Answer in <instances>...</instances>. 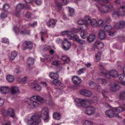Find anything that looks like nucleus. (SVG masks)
Wrapping results in <instances>:
<instances>
[{
    "label": "nucleus",
    "mask_w": 125,
    "mask_h": 125,
    "mask_svg": "<svg viewBox=\"0 0 125 125\" xmlns=\"http://www.w3.org/2000/svg\"><path fill=\"white\" fill-rule=\"evenodd\" d=\"M43 98L41 97L38 95H34L31 98V100L29 104V107L31 108L36 107L39 106L38 101H43Z\"/></svg>",
    "instance_id": "nucleus-1"
},
{
    "label": "nucleus",
    "mask_w": 125,
    "mask_h": 125,
    "mask_svg": "<svg viewBox=\"0 0 125 125\" xmlns=\"http://www.w3.org/2000/svg\"><path fill=\"white\" fill-rule=\"evenodd\" d=\"M25 27L24 25L20 26L18 28L14 27V30L17 34L19 33L22 35L29 34L30 31L26 30Z\"/></svg>",
    "instance_id": "nucleus-2"
},
{
    "label": "nucleus",
    "mask_w": 125,
    "mask_h": 125,
    "mask_svg": "<svg viewBox=\"0 0 125 125\" xmlns=\"http://www.w3.org/2000/svg\"><path fill=\"white\" fill-rule=\"evenodd\" d=\"M39 116L42 117L44 121H47L49 119L48 109L44 107L38 114Z\"/></svg>",
    "instance_id": "nucleus-3"
},
{
    "label": "nucleus",
    "mask_w": 125,
    "mask_h": 125,
    "mask_svg": "<svg viewBox=\"0 0 125 125\" xmlns=\"http://www.w3.org/2000/svg\"><path fill=\"white\" fill-rule=\"evenodd\" d=\"M118 11H115L112 16L114 18H117L120 16H123L125 14V6L121 7L118 9Z\"/></svg>",
    "instance_id": "nucleus-4"
},
{
    "label": "nucleus",
    "mask_w": 125,
    "mask_h": 125,
    "mask_svg": "<svg viewBox=\"0 0 125 125\" xmlns=\"http://www.w3.org/2000/svg\"><path fill=\"white\" fill-rule=\"evenodd\" d=\"M41 122L39 117L36 115H34L28 121V123L29 125H38Z\"/></svg>",
    "instance_id": "nucleus-5"
},
{
    "label": "nucleus",
    "mask_w": 125,
    "mask_h": 125,
    "mask_svg": "<svg viewBox=\"0 0 125 125\" xmlns=\"http://www.w3.org/2000/svg\"><path fill=\"white\" fill-rule=\"evenodd\" d=\"M75 101L77 104L79 103L82 107H86L90 102L88 100H85L79 98H76Z\"/></svg>",
    "instance_id": "nucleus-6"
},
{
    "label": "nucleus",
    "mask_w": 125,
    "mask_h": 125,
    "mask_svg": "<svg viewBox=\"0 0 125 125\" xmlns=\"http://www.w3.org/2000/svg\"><path fill=\"white\" fill-rule=\"evenodd\" d=\"M29 85L31 88L37 91H40L41 89V87L37 84V81L31 80Z\"/></svg>",
    "instance_id": "nucleus-7"
},
{
    "label": "nucleus",
    "mask_w": 125,
    "mask_h": 125,
    "mask_svg": "<svg viewBox=\"0 0 125 125\" xmlns=\"http://www.w3.org/2000/svg\"><path fill=\"white\" fill-rule=\"evenodd\" d=\"M109 89L112 91L118 90L120 89V87L117 83L113 82L109 84Z\"/></svg>",
    "instance_id": "nucleus-8"
},
{
    "label": "nucleus",
    "mask_w": 125,
    "mask_h": 125,
    "mask_svg": "<svg viewBox=\"0 0 125 125\" xmlns=\"http://www.w3.org/2000/svg\"><path fill=\"white\" fill-rule=\"evenodd\" d=\"M96 6L101 12L104 13L108 12L107 6L101 4L100 2L96 4Z\"/></svg>",
    "instance_id": "nucleus-9"
},
{
    "label": "nucleus",
    "mask_w": 125,
    "mask_h": 125,
    "mask_svg": "<svg viewBox=\"0 0 125 125\" xmlns=\"http://www.w3.org/2000/svg\"><path fill=\"white\" fill-rule=\"evenodd\" d=\"M33 43L31 41H25L23 43L22 49L25 50L27 49H31L32 48Z\"/></svg>",
    "instance_id": "nucleus-10"
},
{
    "label": "nucleus",
    "mask_w": 125,
    "mask_h": 125,
    "mask_svg": "<svg viewBox=\"0 0 125 125\" xmlns=\"http://www.w3.org/2000/svg\"><path fill=\"white\" fill-rule=\"evenodd\" d=\"M64 40L62 43V48L64 50L67 51L70 48L71 44L68 41V39L65 38Z\"/></svg>",
    "instance_id": "nucleus-11"
},
{
    "label": "nucleus",
    "mask_w": 125,
    "mask_h": 125,
    "mask_svg": "<svg viewBox=\"0 0 125 125\" xmlns=\"http://www.w3.org/2000/svg\"><path fill=\"white\" fill-rule=\"evenodd\" d=\"M105 114L108 117H112L115 116L120 117L119 115H116L113 108L111 110L106 111L105 112Z\"/></svg>",
    "instance_id": "nucleus-12"
},
{
    "label": "nucleus",
    "mask_w": 125,
    "mask_h": 125,
    "mask_svg": "<svg viewBox=\"0 0 125 125\" xmlns=\"http://www.w3.org/2000/svg\"><path fill=\"white\" fill-rule=\"evenodd\" d=\"M24 7V5L23 4L21 3H19L17 6L16 8V12L15 14L17 17H19L20 15V12L21 10Z\"/></svg>",
    "instance_id": "nucleus-13"
},
{
    "label": "nucleus",
    "mask_w": 125,
    "mask_h": 125,
    "mask_svg": "<svg viewBox=\"0 0 125 125\" xmlns=\"http://www.w3.org/2000/svg\"><path fill=\"white\" fill-rule=\"evenodd\" d=\"M56 22L55 20L53 19H50L46 23L47 26L51 28H53L56 25Z\"/></svg>",
    "instance_id": "nucleus-14"
},
{
    "label": "nucleus",
    "mask_w": 125,
    "mask_h": 125,
    "mask_svg": "<svg viewBox=\"0 0 125 125\" xmlns=\"http://www.w3.org/2000/svg\"><path fill=\"white\" fill-rule=\"evenodd\" d=\"M125 25V22L124 21H121L116 23L114 26V27L117 29H122L124 27Z\"/></svg>",
    "instance_id": "nucleus-15"
},
{
    "label": "nucleus",
    "mask_w": 125,
    "mask_h": 125,
    "mask_svg": "<svg viewBox=\"0 0 125 125\" xmlns=\"http://www.w3.org/2000/svg\"><path fill=\"white\" fill-rule=\"evenodd\" d=\"M95 110V109L94 107L90 106L87 108L85 112L88 115H92L94 114Z\"/></svg>",
    "instance_id": "nucleus-16"
},
{
    "label": "nucleus",
    "mask_w": 125,
    "mask_h": 125,
    "mask_svg": "<svg viewBox=\"0 0 125 125\" xmlns=\"http://www.w3.org/2000/svg\"><path fill=\"white\" fill-rule=\"evenodd\" d=\"M73 83L74 84H79L82 81L81 79L79 77L76 76H73L72 78Z\"/></svg>",
    "instance_id": "nucleus-17"
},
{
    "label": "nucleus",
    "mask_w": 125,
    "mask_h": 125,
    "mask_svg": "<svg viewBox=\"0 0 125 125\" xmlns=\"http://www.w3.org/2000/svg\"><path fill=\"white\" fill-rule=\"evenodd\" d=\"M110 76H112L114 78H117L118 76V73L117 71L114 70H113L108 72Z\"/></svg>",
    "instance_id": "nucleus-18"
},
{
    "label": "nucleus",
    "mask_w": 125,
    "mask_h": 125,
    "mask_svg": "<svg viewBox=\"0 0 125 125\" xmlns=\"http://www.w3.org/2000/svg\"><path fill=\"white\" fill-rule=\"evenodd\" d=\"M8 115L13 119L17 118L14 111L10 108H8Z\"/></svg>",
    "instance_id": "nucleus-19"
},
{
    "label": "nucleus",
    "mask_w": 125,
    "mask_h": 125,
    "mask_svg": "<svg viewBox=\"0 0 125 125\" xmlns=\"http://www.w3.org/2000/svg\"><path fill=\"white\" fill-rule=\"evenodd\" d=\"M11 93L12 94H15L16 93H19L20 91L18 87L16 86H13L11 87L10 89Z\"/></svg>",
    "instance_id": "nucleus-20"
},
{
    "label": "nucleus",
    "mask_w": 125,
    "mask_h": 125,
    "mask_svg": "<svg viewBox=\"0 0 125 125\" xmlns=\"http://www.w3.org/2000/svg\"><path fill=\"white\" fill-rule=\"evenodd\" d=\"M98 36L100 39H103L106 37V35L105 31L103 30H101L99 33Z\"/></svg>",
    "instance_id": "nucleus-21"
},
{
    "label": "nucleus",
    "mask_w": 125,
    "mask_h": 125,
    "mask_svg": "<svg viewBox=\"0 0 125 125\" xmlns=\"http://www.w3.org/2000/svg\"><path fill=\"white\" fill-rule=\"evenodd\" d=\"M95 46L98 49H101L104 47V44L101 42L97 41L95 42Z\"/></svg>",
    "instance_id": "nucleus-22"
},
{
    "label": "nucleus",
    "mask_w": 125,
    "mask_h": 125,
    "mask_svg": "<svg viewBox=\"0 0 125 125\" xmlns=\"http://www.w3.org/2000/svg\"><path fill=\"white\" fill-rule=\"evenodd\" d=\"M97 81L99 83H101L103 85H105L108 83V81L103 78H99Z\"/></svg>",
    "instance_id": "nucleus-23"
},
{
    "label": "nucleus",
    "mask_w": 125,
    "mask_h": 125,
    "mask_svg": "<svg viewBox=\"0 0 125 125\" xmlns=\"http://www.w3.org/2000/svg\"><path fill=\"white\" fill-rule=\"evenodd\" d=\"M0 91L3 94H6L8 93V87L2 86L0 87Z\"/></svg>",
    "instance_id": "nucleus-24"
},
{
    "label": "nucleus",
    "mask_w": 125,
    "mask_h": 125,
    "mask_svg": "<svg viewBox=\"0 0 125 125\" xmlns=\"http://www.w3.org/2000/svg\"><path fill=\"white\" fill-rule=\"evenodd\" d=\"M80 92L81 94L87 97L90 96L92 94L90 92L86 90L81 91Z\"/></svg>",
    "instance_id": "nucleus-25"
},
{
    "label": "nucleus",
    "mask_w": 125,
    "mask_h": 125,
    "mask_svg": "<svg viewBox=\"0 0 125 125\" xmlns=\"http://www.w3.org/2000/svg\"><path fill=\"white\" fill-rule=\"evenodd\" d=\"M49 76L51 78L55 80H57L59 77V75L57 73H55L52 72H51L50 73Z\"/></svg>",
    "instance_id": "nucleus-26"
},
{
    "label": "nucleus",
    "mask_w": 125,
    "mask_h": 125,
    "mask_svg": "<svg viewBox=\"0 0 125 125\" xmlns=\"http://www.w3.org/2000/svg\"><path fill=\"white\" fill-rule=\"evenodd\" d=\"M115 112L117 113H119L123 111L124 110V108L121 107H119L117 108H113Z\"/></svg>",
    "instance_id": "nucleus-27"
},
{
    "label": "nucleus",
    "mask_w": 125,
    "mask_h": 125,
    "mask_svg": "<svg viewBox=\"0 0 125 125\" xmlns=\"http://www.w3.org/2000/svg\"><path fill=\"white\" fill-rule=\"evenodd\" d=\"M68 38L72 40L73 41L78 42L79 39V37L78 35H75L73 36L71 35H69L68 36Z\"/></svg>",
    "instance_id": "nucleus-28"
},
{
    "label": "nucleus",
    "mask_w": 125,
    "mask_h": 125,
    "mask_svg": "<svg viewBox=\"0 0 125 125\" xmlns=\"http://www.w3.org/2000/svg\"><path fill=\"white\" fill-rule=\"evenodd\" d=\"M90 24L93 27L95 28L97 27V21L95 19H93L91 20Z\"/></svg>",
    "instance_id": "nucleus-29"
},
{
    "label": "nucleus",
    "mask_w": 125,
    "mask_h": 125,
    "mask_svg": "<svg viewBox=\"0 0 125 125\" xmlns=\"http://www.w3.org/2000/svg\"><path fill=\"white\" fill-rule=\"evenodd\" d=\"M34 62V60L32 58H29L27 60V64L29 67L32 65Z\"/></svg>",
    "instance_id": "nucleus-30"
},
{
    "label": "nucleus",
    "mask_w": 125,
    "mask_h": 125,
    "mask_svg": "<svg viewBox=\"0 0 125 125\" xmlns=\"http://www.w3.org/2000/svg\"><path fill=\"white\" fill-rule=\"evenodd\" d=\"M18 54L17 52L15 51H12L11 53L10 59L11 60H13L16 56Z\"/></svg>",
    "instance_id": "nucleus-31"
},
{
    "label": "nucleus",
    "mask_w": 125,
    "mask_h": 125,
    "mask_svg": "<svg viewBox=\"0 0 125 125\" xmlns=\"http://www.w3.org/2000/svg\"><path fill=\"white\" fill-rule=\"evenodd\" d=\"M119 80L121 81H123V84L125 85V74H121L119 76Z\"/></svg>",
    "instance_id": "nucleus-32"
},
{
    "label": "nucleus",
    "mask_w": 125,
    "mask_h": 125,
    "mask_svg": "<svg viewBox=\"0 0 125 125\" xmlns=\"http://www.w3.org/2000/svg\"><path fill=\"white\" fill-rule=\"evenodd\" d=\"M101 53L100 51H99L95 55L96 58L97 62L99 61L101 59Z\"/></svg>",
    "instance_id": "nucleus-33"
},
{
    "label": "nucleus",
    "mask_w": 125,
    "mask_h": 125,
    "mask_svg": "<svg viewBox=\"0 0 125 125\" xmlns=\"http://www.w3.org/2000/svg\"><path fill=\"white\" fill-rule=\"evenodd\" d=\"M95 38V36L94 35H90L87 38V40L89 42H92Z\"/></svg>",
    "instance_id": "nucleus-34"
},
{
    "label": "nucleus",
    "mask_w": 125,
    "mask_h": 125,
    "mask_svg": "<svg viewBox=\"0 0 125 125\" xmlns=\"http://www.w3.org/2000/svg\"><path fill=\"white\" fill-rule=\"evenodd\" d=\"M119 98L122 100H125V92L123 91L120 92L119 96Z\"/></svg>",
    "instance_id": "nucleus-35"
},
{
    "label": "nucleus",
    "mask_w": 125,
    "mask_h": 125,
    "mask_svg": "<svg viewBox=\"0 0 125 125\" xmlns=\"http://www.w3.org/2000/svg\"><path fill=\"white\" fill-rule=\"evenodd\" d=\"M62 60L64 62L68 63L70 61V59L69 58L66 56H63L62 57Z\"/></svg>",
    "instance_id": "nucleus-36"
},
{
    "label": "nucleus",
    "mask_w": 125,
    "mask_h": 125,
    "mask_svg": "<svg viewBox=\"0 0 125 125\" xmlns=\"http://www.w3.org/2000/svg\"><path fill=\"white\" fill-rule=\"evenodd\" d=\"M53 118L56 120H58L60 118V114L57 113H54L53 114Z\"/></svg>",
    "instance_id": "nucleus-37"
},
{
    "label": "nucleus",
    "mask_w": 125,
    "mask_h": 125,
    "mask_svg": "<svg viewBox=\"0 0 125 125\" xmlns=\"http://www.w3.org/2000/svg\"><path fill=\"white\" fill-rule=\"evenodd\" d=\"M87 32L84 31H82L81 33V37L83 39H85L87 36Z\"/></svg>",
    "instance_id": "nucleus-38"
},
{
    "label": "nucleus",
    "mask_w": 125,
    "mask_h": 125,
    "mask_svg": "<svg viewBox=\"0 0 125 125\" xmlns=\"http://www.w3.org/2000/svg\"><path fill=\"white\" fill-rule=\"evenodd\" d=\"M56 5L55 6V8L58 10H60L62 8V5L61 4L57 2H55Z\"/></svg>",
    "instance_id": "nucleus-39"
},
{
    "label": "nucleus",
    "mask_w": 125,
    "mask_h": 125,
    "mask_svg": "<svg viewBox=\"0 0 125 125\" xmlns=\"http://www.w3.org/2000/svg\"><path fill=\"white\" fill-rule=\"evenodd\" d=\"M86 22V21H84L83 19H80L77 21V23L79 25H85L86 24L85 23Z\"/></svg>",
    "instance_id": "nucleus-40"
},
{
    "label": "nucleus",
    "mask_w": 125,
    "mask_h": 125,
    "mask_svg": "<svg viewBox=\"0 0 125 125\" xmlns=\"http://www.w3.org/2000/svg\"><path fill=\"white\" fill-rule=\"evenodd\" d=\"M83 125H92L93 124L91 121L88 120H84L83 121Z\"/></svg>",
    "instance_id": "nucleus-41"
},
{
    "label": "nucleus",
    "mask_w": 125,
    "mask_h": 125,
    "mask_svg": "<svg viewBox=\"0 0 125 125\" xmlns=\"http://www.w3.org/2000/svg\"><path fill=\"white\" fill-rule=\"evenodd\" d=\"M72 33L71 31H64L61 32V34L62 36H65L66 35H68L71 34Z\"/></svg>",
    "instance_id": "nucleus-42"
},
{
    "label": "nucleus",
    "mask_w": 125,
    "mask_h": 125,
    "mask_svg": "<svg viewBox=\"0 0 125 125\" xmlns=\"http://www.w3.org/2000/svg\"><path fill=\"white\" fill-rule=\"evenodd\" d=\"M108 9V12L111 11L114 9L113 5L112 4H110L108 6H107Z\"/></svg>",
    "instance_id": "nucleus-43"
},
{
    "label": "nucleus",
    "mask_w": 125,
    "mask_h": 125,
    "mask_svg": "<svg viewBox=\"0 0 125 125\" xmlns=\"http://www.w3.org/2000/svg\"><path fill=\"white\" fill-rule=\"evenodd\" d=\"M8 12H4L2 13L0 15V16L1 18H6L7 16Z\"/></svg>",
    "instance_id": "nucleus-44"
},
{
    "label": "nucleus",
    "mask_w": 125,
    "mask_h": 125,
    "mask_svg": "<svg viewBox=\"0 0 125 125\" xmlns=\"http://www.w3.org/2000/svg\"><path fill=\"white\" fill-rule=\"evenodd\" d=\"M14 79L13 76L10 75H8V82L11 83L13 82Z\"/></svg>",
    "instance_id": "nucleus-45"
},
{
    "label": "nucleus",
    "mask_w": 125,
    "mask_h": 125,
    "mask_svg": "<svg viewBox=\"0 0 125 125\" xmlns=\"http://www.w3.org/2000/svg\"><path fill=\"white\" fill-rule=\"evenodd\" d=\"M97 23V26L102 27L104 25V21L102 20H98Z\"/></svg>",
    "instance_id": "nucleus-46"
},
{
    "label": "nucleus",
    "mask_w": 125,
    "mask_h": 125,
    "mask_svg": "<svg viewBox=\"0 0 125 125\" xmlns=\"http://www.w3.org/2000/svg\"><path fill=\"white\" fill-rule=\"evenodd\" d=\"M8 9V4H4L2 8V10H3L4 12H7V10Z\"/></svg>",
    "instance_id": "nucleus-47"
},
{
    "label": "nucleus",
    "mask_w": 125,
    "mask_h": 125,
    "mask_svg": "<svg viewBox=\"0 0 125 125\" xmlns=\"http://www.w3.org/2000/svg\"><path fill=\"white\" fill-rule=\"evenodd\" d=\"M86 71V69L85 68H81L78 71V73L79 75L83 73L85 71Z\"/></svg>",
    "instance_id": "nucleus-48"
},
{
    "label": "nucleus",
    "mask_w": 125,
    "mask_h": 125,
    "mask_svg": "<svg viewBox=\"0 0 125 125\" xmlns=\"http://www.w3.org/2000/svg\"><path fill=\"white\" fill-rule=\"evenodd\" d=\"M89 85L91 88H94L96 86V83L93 81H91L89 83Z\"/></svg>",
    "instance_id": "nucleus-49"
},
{
    "label": "nucleus",
    "mask_w": 125,
    "mask_h": 125,
    "mask_svg": "<svg viewBox=\"0 0 125 125\" xmlns=\"http://www.w3.org/2000/svg\"><path fill=\"white\" fill-rule=\"evenodd\" d=\"M113 28L112 27L110 26H106L104 27L105 30L107 31H109L112 30Z\"/></svg>",
    "instance_id": "nucleus-50"
},
{
    "label": "nucleus",
    "mask_w": 125,
    "mask_h": 125,
    "mask_svg": "<svg viewBox=\"0 0 125 125\" xmlns=\"http://www.w3.org/2000/svg\"><path fill=\"white\" fill-rule=\"evenodd\" d=\"M84 21H86V24L88 23V21H90L91 18L90 17L88 16H85L84 18Z\"/></svg>",
    "instance_id": "nucleus-51"
},
{
    "label": "nucleus",
    "mask_w": 125,
    "mask_h": 125,
    "mask_svg": "<svg viewBox=\"0 0 125 125\" xmlns=\"http://www.w3.org/2000/svg\"><path fill=\"white\" fill-rule=\"evenodd\" d=\"M69 14L70 16H72L74 14V10L72 8H70L69 9Z\"/></svg>",
    "instance_id": "nucleus-52"
},
{
    "label": "nucleus",
    "mask_w": 125,
    "mask_h": 125,
    "mask_svg": "<svg viewBox=\"0 0 125 125\" xmlns=\"http://www.w3.org/2000/svg\"><path fill=\"white\" fill-rule=\"evenodd\" d=\"M21 72V70L20 68L19 67L16 68L14 70V72L15 73H18L20 72Z\"/></svg>",
    "instance_id": "nucleus-53"
},
{
    "label": "nucleus",
    "mask_w": 125,
    "mask_h": 125,
    "mask_svg": "<svg viewBox=\"0 0 125 125\" xmlns=\"http://www.w3.org/2000/svg\"><path fill=\"white\" fill-rule=\"evenodd\" d=\"M52 83L56 85H57L58 84L60 85L61 84V83L59 81H57V80H54L52 81Z\"/></svg>",
    "instance_id": "nucleus-54"
},
{
    "label": "nucleus",
    "mask_w": 125,
    "mask_h": 125,
    "mask_svg": "<svg viewBox=\"0 0 125 125\" xmlns=\"http://www.w3.org/2000/svg\"><path fill=\"white\" fill-rule=\"evenodd\" d=\"M102 94L104 97L106 98L107 97V92L105 90H103L102 92Z\"/></svg>",
    "instance_id": "nucleus-55"
},
{
    "label": "nucleus",
    "mask_w": 125,
    "mask_h": 125,
    "mask_svg": "<svg viewBox=\"0 0 125 125\" xmlns=\"http://www.w3.org/2000/svg\"><path fill=\"white\" fill-rule=\"evenodd\" d=\"M109 35L111 36H114L116 34V32L115 31L113 32L109 31L108 33Z\"/></svg>",
    "instance_id": "nucleus-56"
},
{
    "label": "nucleus",
    "mask_w": 125,
    "mask_h": 125,
    "mask_svg": "<svg viewBox=\"0 0 125 125\" xmlns=\"http://www.w3.org/2000/svg\"><path fill=\"white\" fill-rule=\"evenodd\" d=\"M77 42H79L81 44H85L86 43V42L84 40H82L79 39Z\"/></svg>",
    "instance_id": "nucleus-57"
},
{
    "label": "nucleus",
    "mask_w": 125,
    "mask_h": 125,
    "mask_svg": "<svg viewBox=\"0 0 125 125\" xmlns=\"http://www.w3.org/2000/svg\"><path fill=\"white\" fill-rule=\"evenodd\" d=\"M3 114L4 116H6L7 115L8 111L5 110V109H3L2 110Z\"/></svg>",
    "instance_id": "nucleus-58"
},
{
    "label": "nucleus",
    "mask_w": 125,
    "mask_h": 125,
    "mask_svg": "<svg viewBox=\"0 0 125 125\" xmlns=\"http://www.w3.org/2000/svg\"><path fill=\"white\" fill-rule=\"evenodd\" d=\"M1 41L2 43H6L8 42V39L5 38H3L1 39Z\"/></svg>",
    "instance_id": "nucleus-59"
},
{
    "label": "nucleus",
    "mask_w": 125,
    "mask_h": 125,
    "mask_svg": "<svg viewBox=\"0 0 125 125\" xmlns=\"http://www.w3.org/2000/svg\"><path fill=\"white\" fill-rule=\"evenodd\" d=\"M26 82V77H25L22 78L21 81V83L25 84Z\"/></svg>",
    "instance_id": "nucleus-60"
},
{
    "label": "nucleus",
    "mask_w": 125,
    "mask_h": 125,
    "mask_svg": "<svg viewBox=\"0 0 125 125\" xmlns=\"http://www.w3.org/2000/svg\"><path fill=\"white\" fill-rule=\"evenodd\" d=\"M102 75L105 76L107 78H109L107 76L108 75L106 73V71L105 70H104L103 72H102Z\"/></svg>",
    "instance_id": "nucleus-61"
},
{
    "label": "nucleus",
    "mask_w": 125,
    "mask_h": 125,
    "mask_svg": "<svg viewBox=\"0 0 125 125\" xmlns=\"http://www.w3.org/2000/svg\"><path fill=\"white\" fill-rule=\"evenodd\" d=\"M111 21V19L109 18H107L105 19L104 21L106 23H108Z\"/></svg>",
    "instance_id": "nucleus-62"
},
{
    "label": "nucleus",
    "mask_w": 125,
    "mask_h": 125,
    "mask_svg": "<svg viewBox=\"0 0 125 125\" xmlns=\"http://www.w3.org/2000/svg\"><path fill=\"white\" fill-rule=\"evenodd\" d=\"M31 14L29 12H27L26 15L25 16L27 18L30 19L31 17Z\"/></svg>",
    "instance_id": "nucleus-63"
},
{
    "label": "nucleus",
    "mask_w": 125,
    "mask_h": 125,
    "mask_svg": "<svg viewBox=\"0 0 125 125\" xmlns=\"http://www.w3.org/2000/svg\"><path fill=\"white\" fill-rule=\"evenodd\" d=\"M29 25L31 26V27H34L35 26L37 25V22H33V23L32 24H30Z\"/></svg>",
    "instance_id": "nucleus-64"
}]
</instances>
